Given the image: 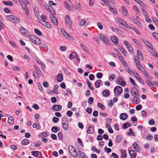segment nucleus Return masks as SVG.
I'll use <instances>...</instances> for the list:
<instances>
[{
	"mask_svg": "<svg viewBox=\"0 0 158 158\" xmlns=\"http://www.w3.org/2000/svg\"><path fill=\"white\" fill-rule=\"evenodd\" d=\"M29 38L33 44L37 45L41 44V41L40 39L34 35H30L29 36Z\"/></svg>",
	"mask_w": 158,
	"mask_h": 158,
	"instance_id": "obj_1",
	"label": "nucleus"
},
{
	"mask_svg": "<svg viewBox=\"0 0 158 158\" xmlns=\"http://www.w3.org/2000/svg\"><path fill=\"white\" fill-rule=\"evenodd\" d=\"M6 19L10 21H13V22L15 23H19L20 22V19L16 16L13 15H7L6 16Z\"/></svg>",
	"mask_w": 158,
	"mask_h": 158,
	"instance_id": "obj_2",
	"label": "nucleus"
},
{
	"mask_svg": "<svg viewBox=\"0 0 158 158\" xmlns=\"http://www.w3.org/2000/svg\"><path fill=\"white\" fill-rule=\"evenodd\" d=\"M69 150L70 154L74 157H76L78 156V154L75 148L72 145H70L69 147Z\"/></svg>",
	"mask_w": 158,
	"mask_h": 158,
	"instance_id": "obj_3",
	"label": "nucleus"
},
{
	"mask_svg": "<svg viewBox=\"0 0 158 158\" xmlns=\"http://www.w3.org/2000/svg\"><path fill=\"white\" fill-rule=\"evenodd\" d=\"M62 122L64 129L65 130H67L69 127V122L67 118L66 117L63 118Z\"/></svg>",
	"mask_w": 158,
	"mask_h": 158,
	"instance_id": "obj_4",
	"label": "nucleus"
},
{
	"mask_svg": "<svg viewBox=\"0 0 158 158\" xmlns=\"http://www.w3.org/2000/svg\"><path fill=\"white\" fill-rule=\"evenodd\" d=\"M123 91L122 88L119 86H116L115 87L114 89V94L117 96H118L121 94Z\"/></svg>",
	"mask_w": 158,
	"mask_h": 158,
	"instance_id": "obj_5",
	"label": "nucleus"
},
{
	"mask_svg": "<svg viewBox=\"0 0 158 158\" xmlns=\"http://www.w3.org/2000/svg\"><path fill=\"white\" fill-rule=\"evenodd\" d=\"M19 2L20 3L22 7L24 10L26 14L28 15L29 13V10L25 2H23V0H20Z\"/></svg>",
	"mask_w": 158,
	"mask_h": 158,
	"instance_id": "obj_6",
	"label": "nucleus"
},
{
	"mask_svg": "<svg viewBox=\"0 0 158 158\" xmlns=\"http://www.w3.org/2000/svg\"><path fill=\"white\" fill-rule=\"evenodd\" d=\"M131 94L133 96H139L140 95L137 89L135 87H132L131 89Z\"/></svg>",
	"mask_w": 158,
	"mask_h": 158,
	"instance_id": "obj_7",
	"label": "nucleus"
},
{
	"mask_svg": "<svg viewBox=\"0 0 158 158\" xmlns=\"http://www.w3.org/2000/svg\"><path fill=\"white\" fill-rule=\"evenodd\" d=\"M66 23L68 25L69 29L72 28V22L70 17L68 15H66L65 17Z\"/></svg>",
	"mask_w": 158,
	"mask_h": 158,
	"instance_id": "obj_8",
	"label": "nucleus"
},
{
	"mask_svg": "<svg viewBox=\"0 0 158 158\" xmlns=\"http://www.w3.org/2000/svg\"><path fill=\"white\" fill-rule=\"evenodd\" d=\"M99 38L102 40L106 42L107 44L108 45H110V41L106 36L100 34L99 35Z\"/></svg>",
	"mask_w": 158,
	"mask_h": 158,
	"instance_id": "obj_9",
	"label": "nucleus"
},
{
	"mask_svg": "<svg viewBox=\"0 0 158 158\" xmlns=\"http://www.w3.org/2000/svg\"><path fill=\"white\" fill-rule=\"evenodd\" d=\"M124 43L127 47L128 50L130 52H131L133 51L132 47L131 44H129L128 42L126 41H124Z\"/></svg>",
	"mask_w": 158,
	"mask_h": 158,
	"instance_id": "obj_10",
	"label": "nucleus"
},
{
	"mask_svg": "<svg viewBox=\"0 0 158 158\" xmlns=\"http://www.w3.org/2000/svg\"><path fill=\"white\" fill-rule=\"evenodd\" d=\"M52 110L54 111H58L61 110L62 106L60 105H53L52 107Z\"/></svg>",
	"mask_w": 158,
	"mask_h": 158,
	"instance_id": "obj_11",
	"label": "nucleus"
},
{
	"mask_svg": "<svg viewBox=\"0 0 158 158\" xmlns=\"http://www.w3.org/2000/svg\"><path fill=\"white\" fill-rule=\"evenodd\" d=\"M47 10L51 15H52V16L56 14V12L54 9L50 6H48V8L47 9Z\"/></svg>",
	"mask_w": 158,
	"mask_h": 158,
	"instance_id": "obj_12",
	"label": "nucleus"
},
{
	"mask_svg": "<svg viewBox=\"0 0 158 158\" xmlns=\"http://www.w3.org/2000/svg\"><path fill=\"white\" fill-rule=\"evenodd\" d=\"M129 154L131 156V158H135L137 155L136 152H135L134 150H129Z\"/></svg>",
	"mask_w": 158,
	"mask_h": 158,
	"instance_id": "obj_13",
	"label": "nucleus"
},
{
	"mask_svg": "<svg viewBox=\"0 0 158 158\" xmlns=\"http://www.w3.org/2000/svg\"><path fill=\"white\" fill-rule=\"evenodd\" d=\"M52 22L56 25L58 26V23L56 17L54 16L53 15L52 17H50Z\"/></svg>",
	"mask_w": 158,
	"mask_h": 158,
	"instance_id": "obj_14",
	"label": "nucleus"
},
{
	"mask_svg": "<svg viewBox=\"0 0 158 158\" xmlns=\"http://www.w3.org/2000/svg\"><path fill=\"white\" fill-rule=\"evenodd\" d=\"M40 20L41 21V22H42L43 23H44L43 24H42V25H43L44 26L49 28H50L51 27V25L49 22L46 21H44L42 20Z\"/></svg>",
	"mask_w": 158,
	"mask_h": 158,
	"instance_id": "obj_15",
	"label": "nucleus"
},
{
	"mask_svg": "<svg viewBox=\"0 0 158 158\" xmlns=\"http://www.w3.org/2000/svg\"><path fill=\"white\" fill-rule=\"evenodd\" d=\"M133 146L134 148L135 149V151L137 152H139L140 151V148L136 142H135L133 144Z\"/></svg>",
	"mask_w": 158,
	"mask_h": 158,
	"instance_id": "obj_16",
	"label": "nucleus"
},
{
	"mask_svg": "<svg viewBox=\"0 0 158 158\" xmlns=\"http://www.w3.org/2000/svg\"><path fill=\"white\" fill-rule=\"evenodd\" d=\"M79 158H87V156L82 152L79 151L78 152Z\"/></svg>",
	"mask_w": 158,
	"mask_h": 158,
	"instance_id": "obj_17",
	"label": "nucleus"
},
{
	"mask_svg": "<svg viewBox=\"0 0 158 158\" xmlns=\"http://www.w3.org/2000/svg\"><path fill=\"white\" fill-rule=\"evenodd\" d=\"M138 96H135L132 99V101L134 103L138 104L140 102L139 98L137 97Z\"/></svg>",
	"mask_w": 158,
	"mask_h": 158,
	"instance_id": "obj_18",
	"label": "nucleus"
},
{
	"mask_svg": "<svg viewBox=\"0 0 158 158\" xmlns=\"http://www.w3.org/2000/svg\"><path fill=\"white\" fill-rule=\"evenodd\" d=\"M118 48L120 50L121 52H122L124 56L127 55V52L125 50L122 48V47L120 45H118Z\"/></svg>",
	"mask_w": 158,
	"mask_h": 158,
	"instance_id": "obj_19",
	"label": "nucleus"
},
{
	"mask_svg": "<svg viewBox=\"0 0 158 158\" xmlns=\"http://www.w3.org/2000/svg\"><path fill=\"white\" fill-rule=\"evenodd\" d=\"M128 117L127 115L125 113H122L120 115V119L123 120L126 119Z\"/></svg>",
	"mask_w": 158,
	"mask_h": 158,
	"instance_id": "obj_20",
	"label": "nucleus"
},
{
	"mask_svg": "<svg viewBox=\"0 0 158 158\" xmlns=\"http://www.w3.org/2000/svg\"><path fill=\"white\" fill-rule=\"evenodd\" d=\"M111 40L115 45H117L118 43V39L115 36H113L111 38Z\"/></svg>",
	"mask_w": 158,
	"mask_h": 158,
	"instance_id": "obj_21",
	"label": "nucleus"
},
{
	"mask_svg": "<svg viewBox=\"0 0 158 158\" xmlns=\"http://www.w3.org/2000/svg\"><path fill=\"white\" fill-rule=\"evenodd\" d=\"M120 152L121 153L122 156H121V158H127V154L126 150H121Z\"/></svg>",
	"mask_w": 158,
	"mask_h": 158,
	"instance_id": "obj_22",
	"label": "nucleus"
},
{
	"mask_svg": "<svg viewBox=\"0 0 158 158\" xmlns=\"http://www.w3.org/2000/svg\"><path fill=\"white\" fill-rule=\"evenodd\" d=\"M57 80L58 82H61L63 80V75L62 73H59L57 77Z\"/></svg>",
	"mask_w": 158,
	"mask_h": 158,
	"instance_id": "obj_23",
	"label": "nucleus"
},
{
	"mask_svg": "<svg viewBox=\"0 0 158 158\" xmlns=\"http://www.w3.org/2000/svg\"><path fill=\"white\" fill-rule=\"evenodd\" d=\"M102 94L104 97H107L110 95V93L108 90L106 89L102 92Z\"/></svg>",
	"mask_w": 158,
	"mask_h": 158,
	"instance_id": "obj_24",
	"label": "nucleus"
},
{
	"mask_svg": "<svg viewBox=\"0 0 158 158\" xmlns=\"http://www.w3.org/2000/svg\"><path fill=\"white\" fill-rule=\"evenodd\" d=\"M141 71L143 73L145 76L148 79L150 78L149 75L148 74L146 70H141Z\"/></svg>",
	"mask_w": 158,
	"mask_h": 158,
	"instance_id": "obj_25",
	"label": "nucleus"
},
{
	"mask_svg": "<svg viewBox=\"0 0 158 158\" xmlns=\"http://www.w3.org/2000/svg\"><path fill=\"white\" fill-rule=\"evenodd\" d=\"M87 132L89 134H92L94 132V128L93 126L89 127L87 131Z\"/></svg>",
	"mask_w": 158,
	"mask_h": 158,
	"instance_id": "obj_26",
	"label": "nucleus"
},
{
	"mask_svg": "<svg viewBox=\"0 0 158 158\" xmlns=\"http://www.w3.org/2000/svg\"><path fill=\"white\" fill-rule=\"evenodd\" d=\"M122 12L123 15L125 16H128V13L126 8L123 6H122Z\"/></svg>",
	"mask_w": 158,
	"mask_h": 158,
	"instance_id": "obj_27",
	"label": "nucleus"
},
{
	"mask_svg": "<svg viewBox=\"0 0 158 158\" xmlns=\"http://www.w3.org/2000/svg\"><path fill=\"white\" fill-rule=\"evenodd\" d=\"M19 30L24 35L26 34V32L27 31L23 27H20Z\"/></svg>",
	"mask_w": 158,
	"mask_h": 158,
	"instance_id": "obj_28",
	"label": "nucleus"
},
{
	"mask_svg": "<svg viewBox=\"0 0 158 158\" xmlns=\"http://www.w3.org/2000/svg\"><path fill=\"white\" fill-rule=\"evenodd\" d=\"M2 3L5 5L7 6H12L13 4V3L11 1H3Z\"/></svg>",
	"mask_w": 158,
	"mask_h": 158,
	"instance_id": "obj_29",
	"label": "nucleus"
},
{
	"mask_svg": "<svg viewBox=\"0 0 158 158\" xmlns=\"http://www.w3.org/2000/svg\"><path fill=\"white\" fill-rule=\"evenodd\" d=\"M78 55L77 54L76 52H72L69 56V58L70 59H72L73 58L77 57Z\"/></svg>",
	"mask_w": 158,
	"mask_h": 158,
	"instance_id": "obj_30",
	"label": "nucleus"
},
{
	"mask_svg": "<svg viewBox=\"0 0 158 158\" xmlns=\"http://www.w3.org/2000/svg\"><path fill=\"white\" fill-rule=\"evenodd\" d=\"M30 143V141L27 139H25L22 140L21 143L22 144L26 145Z\"/></svg>",
	"mask_w": 158,
	"mask_h": 158,
	"instance_id": "obj_31",
	"label": "nucleus"
},
{
	"mask_svg": "<svg viewBox=\"0 0 158 158\" xmlns=\"http://www.w3.org/2000/svg\"><path fill=\"white\" fill-rule=\"evenodd\" d=\"M131 126V125L130 123L128 122H127L124 124L123 125L122 127L123 129H126L128 127H130Z\"/></svg>",
	"mask_w": 158,
	"mask_h": 158,
	"instance_id": "obj_32",
	"label": "nucleus"
},
{
	"mask_svg": "<svg viewBox=\"0 0 158 158\" xmlns=\"http://www.w3.org/2000/svg\"><path fill=\"white\" fill-rule=\"evenodd\" d=\"M141 11L143 13L145 16V19L146 21H148L147 19H148V13L146 11H145L144 10L143 8H141Z\"/></svg>",
	"mask_w": 158,
	"mask_h": 158,
	"instance_id": "obj_33",
	"label": "nucleus"
},
{
	"mask_svg": "<svg viewBox=\"0 0 158 158\" xmlns=\"http://www.w3.org/2000/svg\"><path fill=\"white\" fill-rule=\"evenodd\" d=\"M66 38H68L70 40H72L73 39V38L72 37L68 34L66 32L65 33H64L63 34Z\"/></svg>",
	"mask_w": 158,
	"mask_h": 158,
	"instance_id": "obj_34",
	"label": "nucleus"
},
{
	"mask_svg": "<svg viewBox=\"0 0 158 158\" xmlns=\"http://www.w3.org/2000/svg\"><path fill=\"white\" fill-rule=\"evenodd\" d=\"M8 123L10 124H12L14 123V118L12 117H9L8 118Z\"/></svg>",
	"mask_w": 158,
	"mask_h": 158,
	"instance_id": "obj_35",
	"label": "nucleus"
},
{
	"mask_svg": "<svg viewBox=\"0 0 158 158\" xmlns=\"http://www.w3.org/2000/svg\"><path fill=\"white\" fill-rule=\"evenodd\" d=\"M101 81L100 80H98L95 82V87L97 88H98L100 87V82Z\"/></svg>",
	"mask_w": 158,
	"mask_h": 158,
	"instance_id": "obj_36",
	"label": "nucleus"
},
{
	"mask_svg": "<svg viewBox=\"0 0 158 158\" xmlns=\"http://www.w3.org/2000/svg\"><path fill=\"white\" fill-rule=\"evenodd\" d=\"M86 20L85 19H82L79 22V26L81 27L84 26L86 23Z\"/></svg>",
	"mask_w": 158,
	"mask_h": 158,
	"instance_id": "obj_37",
	"label": "nucleus"
},
{
	"mask_svg": "<svg viewBox=\"0 0 158 158\" xmlns=\"http://www.w3.org/2000/svg\"><path fill=\"white\" fill-rule=\"evenodd\" d=\"M64 5L65 6V7L68 10H71V6L66 1L64 2Z\"/></svg>",
	"mask_w": 158,
	"mask_h": 158,
	"instance_id": "obj_38",
	"label": "nucleus"
},
{
	"mask_svg": "<svg viewBox=\"0 0 158 158\" xmlns=\"http://www.w3.org/2000/svg\"><path fill=\"white\" fill-rule=\"evenodd\" d=\"M34 31L35 33L39 36H40L42 35V33L38 29L36 28L35 29H34Z\"/></svg>",
	"mask_w": 158,
	"mask_h": 158,
	"instance_id": "obj_39",
	"label": "nucleus"
},
{
	"mask_svg": "<svg viewBox=\"0 0 158 158\" xmlns=\"http://www.w3.org/2000/svg\"><path fill=\"white\" fill-rule=\"evenodd\" d=\"M143 42L148 47V48H151L150 46H152V45L149 42L145 40L144 41H143Z\"/></svg>",
	"mask_w": 158,
	"mask_h": 158,
	"instance_id": "obj_40",
	"label": "nucleus"
},
{
	"mask_svg": "<svg viewBox=\"0 0 158 158\" xmlns=\"http://www.w3.org/2000/svg\"><path fill=\"white\" fill-rule=\"evenodd\" d=\"M123 80L124 79L122 77H119L117 78L116 82L119 85V84L120 83L121 81L122 80Z\"/></svg>",
	"mask_w": 158,
	"mask_h": 158,
	"instance_id": "obj_41",
	"label": "nucleus"
},
{
	"mask_svg": "<svg viewBox=\"0 0 158 158\" xmlns=\"http://www.w3.org/2000/svg\"><path fill=\"white\" fill-rule=\"evenodd\" d=\"M122 136L121 135L117 136L115 141L118 143H119L121 140V138Z\"/></svg>",
	"mask_w": 158,
	"mask_h": 158,
	"instance_id": "obj_42",
	"label": "nucleus"
},
{
	"mask_svg": "<svg viewBox=\"0 0 158 158\" xmlns=\"http://www.w3.org/2000/svg\"><path fill=\"white\" fill-rule=\"evenodd\" d=\"M86 83L88 85L89 87L92 90H93L94 89V88L91 86V83L89 81V80L88 79L86 80Z\"/></svg>",
	"mask_w": 158,
	"mask_h": 158,
	"instance_id": "obj_43",
	"label": "nucleus"
},
{
	"mask_svg": "<svg viewBox=\"0 0 158 158\" xmlns=\"http://www.w3.org/2000/svg\"><path fill=\"white\" fill-rule=\"evenodd\" d=\"M72 6L73 7L76 9H77L78 8H80L81 7V5L80 3H78L77 5H75L74 4H72Z\"/></svg>",
	"mask_w": 158,
	"mask_h": 158,
	"instance_id": "obj_44",
	"label": "nucleus"
},
{
	"mask_svg": "<svg viewBox=\"0 0 158 158\" xmlns=\"http://www.w3.org/2000/svg\"><path fill=\"white\" fill-rule=\"evenodd\" d=\"M137 55L140 58H143V56L141 52L139 50H137Z\"/></svg>",
	"mask_w": 158,
	"mask_h": 158,
	"instance_id": "obj_45",
	"label": "nucleus"
},
{
	"mask_svg": "<svg viewBox=\"0 0 158 158\" xmlns=\"http://www.w3.org/2000/svg\"><path fill=\"white\" fill-rule=\"evenodd\" d=\"M97 106L99 108H100L102 110H103L105 109V107L101 103H98Z\"/></svg>",
	"mask_w": 158,
	"mask_h": 158,
	"instance_id": "obj_46",
	"label": "nucleus"
},
{
	"mask_svg": "<svg viewBox=\"0 0 158 158\" xmlns=\"http://www.w3.org/2000/svg\"><path fill=\"white\" fill-rule=\"evenodd\" d=\"M115 77V76L114 74H111L109 77V80L110 81H113Z\"/></svg>",
	"mask_w": 158,
	"mask_h": 158,
	"instance_id": "obj_47",
	"label": "nucleus"
},
{
	"mask_svg": "<svg viewBox=\"0 0 158 158\" xmlns=\"http://www.w3.org/2000/svg\"><path fill=\"white\" fill-rule=\"evenodd\" d=\"M51 130L53 132L56 133L57 131V127L56 126L52 127L51 128Z\"/></svg>",
	"mask_w": 158,
	"mask_h": 158,
	"instance_id": "obj_48",
	"label": "nucleus"
},
{
	"mask_svg": "<svg viewBox=\"0 0 158 158\" xmlns=\"http://www.w3.org/2000/svg\"><path fill=\"white\" fill-rule=\"evenodd\" d=\"M94 98L92 97H91L89 98L88 99V102L90 105L94 101Z\"/></svg>",
	"mask_w": 158,
	"mask_h": 158,
	"instance_id": "obj_49",
	"label": "nucleus"
},
{
	"mask_svg": "<svg viewBox=\"0 0 158 158\" xmlns=\"http://www.w3.org/2000/svg\"><path fill=\"white\" fill-rule=\"evenodd\" d=\"M109 9L114 14L116 13L117 10L116 9H114L110 6L109 7Z\"/></svg>",
	"mask_w": 158,
	"mask_h": 158,
	"instance_id": "obj_50",
	"label": "nucleus"
},
{
	"mask_svg": "<svg viewBox=\"0 0 158 158\" xmlns=\"http://www.w3.org/2000/svg\"><path fill=\"white\" fill-rule=\"evenodd\" d=\"M58 137L60 140H62L63 139V135L61 132H59L58 133Z\"/></svg>",
	"mask_w": 158,
	"mask_h": 158,
	"instance_id": "obj_51",
	"label": "nucleus"
},
{
	"mask_svg": "<svg viewBox=\"0 0 158 158\" xmlns=\"http://www.w3.org/2000/svg\"><path fill=\"white\" fill-rule=\"evenodd\" d=\"M129 79L130 80L131 83H132L133 85H135L136 86V87H138V86L135 83V81L131 77H130Z\"/></svg>",
	"mask_w": 158,
	"mask_h": 158,
	"instance_id": "obj_52",
	"label": "nucleus"
},
{
	"mask_svg": "<svg viewBox=\"0 0 158 158\" xmlns=\"http://www.w3.org/2000/svg\"><path fill=\"white\" fill-rule=\"evenodd\" d=\"M125 69H130L127 66V63L124 61L122 63Z\"/></svg>",
	"mask_w": 158,
	"mask_h": 158,
	"instance_id": "obj_53",
	"label": "nucleus"
},
{
	"mask_svg": "<svg viewBox=\"0 0 158 158\" xmlns=\"http://www.w3.org/2000/svg\"><path fill=\"white\" fill-rule=\"evenodd\" d=\"M32 155L34 156L37 157L38 156L37 151H33L31 152Z\"/></svg>",
	"mask_w": 158,
	"mask_h": 158,
	"instance_id": "obj_54",
	"label": "nucleus"
},
{
	"mask_svg": "<svg viewBox=\"0 0 158 158\" xmlns=\"http://www.w3.org/2000/svg\"><path fill=\"white\" fill-rule=\"evenodd\" d=\"M59 120V118H58L56 117H53L52 118V121L54 123H57V122H58Z\"/></svg>",
	"mask_w": 158,
	"mask_h": 158,
	"instance_id": "obj_55",
	"label": "nucleus"
},
{
	"mask_svg": "<svg viewBox=\"0 0 158 158\" xmlns=\"http://www.w3.org/2000/svg\"><path fill=\"white\" fill-rule=\"evenodd\" d=\"M47 132H45L42 133L41 134V137L43 138L48 136Z\"/></svg>",
	"mask_w": 158,
	"mask_h": 158,
	"instance_id": "obj_56",
	"label": "nucleus"
},
{
	"mask_svg": "<svg viewBox=\"0 0 158 158\" xmlns=\"http://www.w3.org/2000/svg\"><path fill=\"white\" fill-rule=\"evenodd\" d=\"M86 112L89 114H90L92 112V109L90 107H88L86 110Z\"/></svg>",
	"mask_w": 158,
	"mask_h": 158,
	"instance_id": "obj_57",
	"label": "nucleus"
},
{
	"mask_svg": "<svg viewBox=\"0 0 158 158\" xmlns=\"http://www.w3.org/2000/svg\"><path fill=\"white\" fill-rule=\"evenodd\" d=\"M153 36L158 40V34L155 32H153L152 33Z\"/></svg>",
	"mask_w": 158,
	"mask_h": 158,
	"instance_id": "obj_58",
	"label": "nucleus"
},
{
	"mask_svg": "<svg viewBox=\"0 0 158 158\" xmlns=\"http://www.w3.org/2000/svg\"><path fill=\"white\" fill-rule=\"evenodd\" d=\"M135 64H136V65L137 67V68L138 69H141V67L142 68H143L142 66L141 65L139 64L138 62H135Z\"/></svg>",
	"mask_w": 158,
	"mask_h": 158,
	"instance_id": "obj_59",
	"label": "nucleus"
},
{
	"mask_svg": "<svg viewBox=\"0 0 158 158\" xmlns=\"http://www.w3.org/2000/svg\"><path fill=\"white\" fill-rule=\"evenodd\" d=\"M43 85L44 87L47 88L49 86V84L46 81H44L43 82Z\"/></svg>",
	"mask_w": 158,
	"mask_h": 158,
	"instance_id": "obj_60",
	"label": "nucleus"
},
{
	"mask_svg": "<svg viewBox=\"0 0 158 158\" xmlns=\"http://www.w3.org/2000/svg\"><path fill=\"white\" fill-rule=\"evenodd\" d=\"M105 151L107 153H109L111 151V149L110 148L106 147L105 148Z\"/></svg>",
	"mask_w": 158,
	"mask_h": 158,
	"instance_id": "obj_61",
	"label": "nucleus"
},
{
	"mask_svg": "<svg viewBox=\"0 0 158 158\" xmlns=\"http://www.w3.org/2000/svg\"><path fill=\"white\" fill-rule=\"evenodd\" d=\"M150 51V53L154 56V55H155L156 53V52L155 50H154L152 48H151Z\"/></svg>",
	"mask_w": 158,
	"mask_h": 158,
	"instance_id": "obj_62",
	"label": "nucleus"
},
{
	"mask_svg": "<svg viewBox=\"0 0 158 158\" xmlns=\"http://www.w3.org/2000/svg\"><path fill=\"white\" fill-rule=\"evenodd\" d=\"M51 101L52 103H54L57 101V99L55 97H52L51 98Z\"/></svg>",
	"mask_w": 158,
	"mask_h": 158,
	"instance_id": "obj_63",
	"label": "nucleus"
},
{
	"mask_svg": "<svg viewBox=\"0 0 158 158\" xmlns=\"http://www.w3.org/2000/svg\"><path fill=\"white\" fill-rule=\"evenodd\" d=\"M4 11L6 13H9L10 12V11L9 9L6 7H5L3 9Z\"/></svg>",
	"mask_w": 158,
	"mask_h": 158,
	"instance_id": "obj_64",
	"label": "nucleus"
}]
</instances>
